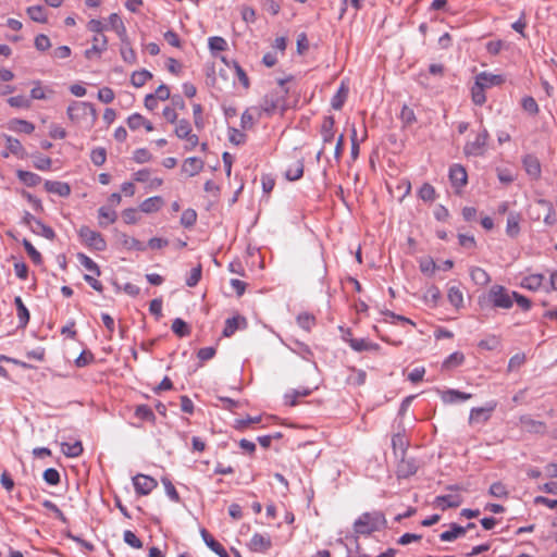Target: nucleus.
<instances>
[{"label":"nucleus","instance_id":"nucleus-62","mask_svg":"<svg viewBox=\"0 0 557 557\" xmlns=\"http://www.w3.org/2000/svg\"><path fill=\"white\" fill-rule=\"evenodd\" d=\"M216 349L214 347H203L197 352V357L201 362L208 361L215 356Z\"/></svg>","mask_w":557,"mask_h":557},{"label":"nucleus","instance_id":"nucleus-8","mask_svg":"<svg viewBox=\"0 0 557 557\" xmlns=\"http://www.w3.org/2000/svg\"><path fill=\"white\" fill-rule=\"evenodd\" d=\"M248 547L255 553H267L272 547L271 536L269 534L255 533L250 539Z\"/></svg>","mask_w":557,"mask_h":557},{"label":"nucleus","instance_id":"nucleus-32","mask_svg":"<svg viewBox=\"0 0 557 557\" xmlns=\"http://www.w3.org/2000/svg\"><path fill=\"white\" fill-rule=\"evenodd\" d=\"M253 112L258 114V116L261 115V111L257 107H252L250 109H247L243 114L240 119V124L244 129H249L255 125V115Z\"/></svg>","mask_w":557,"mask_h":557},{"label":"nucleus","instance_id":"nucleus-41","mask_svg":"<svg viewBox=\"0 0 557 557\" xmlns=\"http://www.w3.org/2000/svg\"><path fill=\"white\" fill-rule=\"evenodd\" d=\"M240 320L243 322H245V319L239 318V317H233V318L227 319L225 322L224 330H223V335L226 337L232 336L236 332V330L239 327Z\"/></svg>","mask_w":557,"mask_h":557},{"label":"nucleus","instance_id":"nucleus-7","mask_svg":"<svg viewBox=\"0 0 557 557\" xmlns=\"http://www.w3.org/2000/svg\"><path fill=\"white\" fill-rule=\"evenodd\" d=\"M497 403L491 400L484 407L472 408L469 416V423H480L490 420L492 412L496 409Z\"/></svg>","mask_w":557,"mask_h":557},{"label":"nucleus","instance_id":"nucleus-29","mask_svg":"<svg viewBox=\"0 0 557 557\" xmlns=\"http://www.w3.org/2000/svg\"><path fill=\"white\" fill-rule=\"evenodd\" d=\"M470 276H471V280L476 285H480V286L487 285L491 281L488 273L484 269L479 268V267L471 268Z\"/></svg>","mask_w":557,"mask_h":557},{"label":"nucleus","instance_id":"nucleus-6","mask_svg":"<svg viewBox=\"0 0 557 557\" xmlns=\"http://www.w3.org/2000/svg\"><path fill=\"white\" fill-rule=\"evenodd\" d=\"M490 134L487 129L483 128L473 141H468L463 147L466 156L480 157L485 153Z\"/></svg>","mask_w":557,"mask_h":557},{"label":"nucleus","instance_id":"nucleus-9","mask_svg":"<svg viewBox=\"0 0 557 557\" xmlns=\"http://www.w3.org/2000/svg\"><path fill=\"white\" fill-rule=\"evenodd\" d=\"M522 429L529 433L545 434L546 424L543 421L534 420L531 416L524 414L519 418Z\"/></svg>","mask_w":557,"mask_h":557},{"label":"nucleus","instance_id":"nucleus-22","mask_svg":"<svg viewBox=\"0 0 557 557\" xmlns=\"http://www.w3.org/2000/svg\"><path fill=\"white\" fill-rule=\"evenodd\" d=\"M536 206L545 211L544 223L546 225H554L556 223V215L553 203L546 199H539Z\"/></svg>","mask_w":557,"mask_h":557},{"label":"nucleus","instance_id":"nucleus-20","mask_svg":"<svg viewBox=\"0 0 557 557\" xmlns=\"http://www.w3.org/2000/svg\"><path fill=\"white\" fill-rule=\"evenodd\" d=\"M475 81L478 82L479 85H481L485 88H490L492 86H497L505 82V79L502 75H495V74H491L487 72L480 73L476 76Z\"/></svg>","mask_w":557,"mask_h":557},{"label":"nucleus","instance_id":"nucleus-36","mask_svg":"<svg viewBox=\"0 0 557 557\" xmlns=\"http://www.w3.org/2000/svg\"><path fill=\"white\" fill-rule=\"evenodd\" d=\"M77 260L79 263L89 272H92L97 276L100 275V269L98 264L83 252L77 253Z\"/></svg>","mask_w":557,"mask_h":557},{"label":"nucleus","instance_id":"nucleus-19","mask_svg":"<svg viewBox=\"0 0 557 557\" xmlns=\"http://www.w3.org/2000/svg\"><path fill=\"white\" fill-rule=\"evenodd\" d=\"M119 243L123 248L127 250H137L144 251L146 249V245L138 239L126 235L125 233H120L116 235Z\"/></svg>","mask_w":557,"mask_h":557},{"label":"nucleus","instance_id":"nucleus-17","mask_svg":"<svg viewBox=\"0 0 557 557\" xmlns=\"http://www.w3.org/2000/svg\"><path fill=\"white\" fill-rule=\"evenodd\" d=\"M334 125L335 120L332 115L324 116L322 124H321V137L323 140V144L331 143L334 139Z\"/></svg>","mask_w":557,"mask_h":557},{"label":"nucleus","instance_id":"nucleus-53","mask_svg":"<svg viewBox=\"0 0 557 557\" xmlns=\"http://www.w3.org/2000/svg\"><path fill=\"white\" fill-rule=\"evenodd\" d=\"M209 48L211 51H224L227 42L223 37L213 36L209 38Z\"/></svg>","mask_w":557,"mask_h":557},{"label":"nucleus","instance_id":"nucleus-10","mask_svg":"<svg viewBox=\"0 0 557 557\" xmlns=\"http://www.w3.org/2000/svg\"><path fill=\"white\" fill-rule=\"evenodd\" d=\"M418 463L416 461V459L413 458H405L403 456L401 460L399 461L398 466H397V476L399 479H407L413 474L417 473L418 471Z\"/></svg>","mask_w":557,"mask_h":557},{"label":"nucleus","instance_id":"nucleus-39","mask_svg":"<svg viewBox=\"0 0 557 557\" xmlns=\"http://www.w3.org/2000/svg\"><path fill=\"white\" fill-rule=\"evenodd\" d=\"M542 282L543 275L533 274L524 277L521 283V286L530 290H536L542 285Z\"/></svg>","mask_w":557,"mask_h":557},{"label":"nucleus","instance_id":"nucleus-33","mask_svg":"<svg viewBox=\"0 0 557 557\" xmlns=\"http://www.w3.org/2000/svg\"><path fill=\"white\" fill-rule=\"evenodd\" d=\"M304 174V162L302 160H297L295 163L290 164L285 172V176L288 181H297Z\"/></svg>","mask_w":557,"mask_h":557},{"label":"nucleus","instance_id":"nucleus-5","mask_svg":"<svg viewBox=\"0 0 557 557\" xmlns=\"http://www.w3.org/2000/svg\"><path fill=\"white\" fill-rule=\"evenodd\" d=\"M78 235L82 242L88 247L97 251L106 250L107 243L99 232L92 231L88 226H82L78 231Z\"/></svg>","mask_w":557,"mask_h":557},{"label":"nucleus","instance_id":"nucleus-49","mask_svg":"<svg viewBox=\"0 0 557 557\" xmlns=\"http://www.w3.org/2000/svg\"><path fill=\"white\" fill-rule=\"evenodd\" d=\"M485 87L478 84L475 81L474 86L472 87V100L475 104L482 106L486 101L485 97Z\"/></svg>","mask_w":557,"mask_h":557},{"label":"nucleus","instance_id":"nucleus-42","mask_svg":"<svg viewBox=\"0 0 557 557\" xmlns=\"http://www.w3.org/2000/svg\"><path fill=\"white\" fill-rule=\"evenodd\" d=\"M109 24H110V27L120 36L122 37L126 29H125V26L123 24V21L122 18L116 14V13H112L110 16H109Z\"/></svg>","mask_w":557,"mask_h":557},{"label":"nucleus","instance_id":"nucleus-15","mask_svg":"<svg viewBox=\"0 0 557 557\" xmlns=\"http://www.w3.org/2000/svg\"><path fill=\"white\" fill-rule=\"evenodd\" d=\"M462 498L459 495H440L435 498L434 505L442 510L457 508L461 505Z\"/></svg>","mask_w":557,"mask_h":557},{"label":"nucleus","instance_id":"nucleus-46","mask_svg":"<svg viewBox=\"0 0 557 557\" xmlns=\"http://www.w3.org/2000/svg\"><path fill=\"white\" fill-rule=\"evenodd\" d=\"M197 221V212L194 209H186L183 211L180 223L184 227H191Z\"/></svg>","mask_w":557,"mask_h":557},{"label":"nucleus","instance_id":"nucleus-12","mask_svg":"<svg viewBox=\"0 0 557 557\" xmlns=\"http://www.w3.org/2000/svg\"><path fill=\"white\" fill-rule=\"evenodd\" d=\"M133 483L136 492L143 495L150 493L157 484L152 478L144 474L134 476Z\"/></svg>","mask_w":557,"mask_h":557},{"label":"nucleus","instance_id":"nucleus-60","mask_svg":"<svg viewBox=\"0 0 557 557\" xmlns=\"http://www.w3.org/2000/svg\"><path fill=\"white\" fill-rule=\"evenodd\" d=\"M44 480L49 485H57L60 482V474L55 469L49 468L44 472Z\"/></svg>","mask_w":557,"mask_h":557},{"label":"nucleus","instance_id":"nucleus-23","mask_svg":"<svg viewBox=\"0 0 557 557\" xmlns=\"http://www.w3.org/2000/svg\"><path fill=\"white\" fill-rule=\"evenodd\" d=\"M520 220L521 216L517 212H510L507 218L506 234L515 238L520 232Z\"/></svg>","mask_w":557,"mask_h":557},{"label":"nucleus","instance_id":"nucleus-58","mask_svg":"<svg viewBox=\"0 0 557 557\" xmlns=\"http://www.w3.org/2000/svg\"><path fill=\"white\" fill-rule=\"evenodd\" d=\"M516 301L517 305L524 311H528L530 310L532 304H531V300L529 298H527L525 296L523 295H520L519 293L517 292H512V302Z\"/></svg>","mask_w":557,"mask_h":557},{"label":"nucleus","instance_id":"nucleus-26","mask_svg":"<svg viewBox=\"0 0 557 557\" xmlns=\"http://www.w3.org/2000/svg\"><path fill=\"white\" fill-rule=\"evenodd\" d=\"M16 175L18 180L28 187H35L41 182V177L38 174L29 171L17 170Z\"/></svg>","mask_w":557,"mask_h":557},{"label":"nucleus","instance_id":"nucleus-34","mask_svg":"<svg viewBox=\"0 0 557 557\" xmlns=\"http://www.w3.org/2000/svg\"><path fill=\"white\" fill-rule=\"evenodd\" d=\"M32 232L49 240H53L55 237L54 231L50 226L46 225L41 220L36 222V225L33 227Z\"/></svg>","mask_w":557,"mask_h":557},{"label":"nucleus","instance_id":"nucleus-48","mask_svg":"<svg viewBox=\"0 0 557 557\" xmlns=\"http://www.w3.org/2000/svg\"><path fill=\"white\" fill-rule=\"evenodd\" d=\"M33 158H34V161H33L34 166L37 170H40V171L50 170L51 164H52V160L50 158L41 156L39 153L33 154Z\"/></svg>","mask_w":557,"mask_h":557},{"label":"nucleus","instance_id":"nucleus-44","mask_svg":"<svg viewBox=\"0 0 557 557\" xmlns=\"http://www.w3.org/2000/svg\"><path fill=\"white\" fill-rule=\"evenodd\" d=\"M202 268L201 264L198 263L196 267L191 268L188 276L186 277V285L189 287H194L198 284L201 278Z\"/></svg>","mask_w":557,"mask_h":557},{"label":"nucleus","instance_id":"nucleus-38","mask_svg":"<svg viewBox=\"0 0 557 557\" xmlns=\"http://www.w3.org/2000/svg\"><path fill=\"white\" fill-rule=\"evenodd\" d=\"M297 323L302 330L309 332L315 325V318L308 312H302L298 314Z\"/></svg>","mask_w":557,"mask_h":557},{"label":"nucleus","instance_id":"nucleus-47","mask_svg":"<svg viewBox=\"0 0 557 557\" xmlns=\"http://www.w3.org/2000/svg\"><path fill=\"white\" fill-rule=\"evenodd\" d=\"M23 246L35 264H40L42 262L40 252L32 245L29 240L23 239Z\"/></svg>","mask_w":557,"mask_h":557},{"label":"nucleus","instance_id":"nucleus-56","mask_svg":"<svg viewBox=\"0 0 557 557\" xmlns=\"http://www.w3.org/2000/svg\"><path fill=\"white\" fill-rule=\"evenodd\" d=\"M228 139L234 145H242L246 140V135L235 127L228 128Z\"/></svg>","mask_w":557,"mask_h":557},{"label":"nucleus","instance_id":"nucleus-28","mask_svg":"<svg viewBox=\"0 0 557 557\" xmlns=\"http://www.w3.org/2000/svg\"><path fill=\"white\" fill-rule=\"evenodd\" d=\"M62 453L70 458H76L83 454V444L81 441H76L74 443H62L61 444Z\"/></svg>","mask_w":557,"mask_h":557},{"label":"nucleus","instance_id":"nucleus-35","mask_svg":"<svg viewBox=\"0 0 557 557\" xmlns=\"http://www.w3.org/2000/svg\"><path fill=\"white\" fill-rule=\"evenodd\" d=\"M14 304L16 306L20 324L25 326L29 321V312L20 296L15 297Z\"/></svg>","mask_w":557,"mask_h":557},{"label":"nucleus","instance_id":"nucleus-57","mask_svg":"<svg viewBox=\"0 0 557 557\" xmlns=\"http://www.w3.org/2000/svg\"><path fill=\"white\" fill-rule=\"evenodd\" d=\"M124 542L134 548H141L143 542L135 535L134 532L126 530L123 534Z\"/></svg>","mask_w":557,"mask_h":557},{"label":"nucleus","instance_id":"nucleus-64","mask_svg":"<svg viewBox=\"0 0 557 557\" xmlns=\"http://www.w3.org/2000/svg\"><path fill=\"white\" fill-rule=\"evenodd\" d=\"M123 220L126 224H134L138 221L139 215L137 209L128 208L125 209L122 213Z\"/></svg>","mask_w":557,"mask_h":557},{"label":"nucleus","instance_id":"nucleus-27","mask_svg":"<svg viewBox=\"0 0 557 557\" xmlns=\"http://www.w3.org/2000/svg\"><path fill=\"white\" fill-rule=\"evenodd\" d=\"M465 361V355L460 351L450 354L442 363V370L448 371L461 366Z\"/></svg>","mask_w":557,"mask_h":557},{"label":"nucleus","instance_id":"nucleus-55","mask_svg":"<svg viewBox=\"0 0 557 557\" xmlns=\"http://www.w3.org/2000/svg\"><path fill=\"white\" fill-rule=\"evenodd\" d=\"M349 345L356 351H364L374 347V345L363 338H352L349 341Z\"/></svg>","mask_w":557,"mask_h":557},{"label":"nucleus","instance_id":"nucleus-25","mask_svg":"<svg viewBox=\"0 0 557 557\" xmlns=\"http://www.w3.org/2000/svg\"><path fill=\"white\" fill-rule=\"evenodd\" d=\"M107 48V38L104 35H96L92 39V46L85 52L86 58L90 59L94 54L100 53Z\"/></svg>","mask_w":557,"mask_h":557},{"label":"nucleus","instance_id":"nucleus-30","mask_svg":"<svg viewBox=\"0 0 557 557\" xmlns=\"http://www.w3.org/2000/svg\"><path fill=\"white\" fill-rule=\"evenodd\" d=\"M347 96H348V87L345 86L344 83H342L337 92L332 98V101H331L332 108L334 110H341L346 101Z\"/></svg>","mask_w":557,"mask_h":557},{"label":"nucleus","instance_id":"nucleus-31","mask_svg":"<svg viewBox=\"0 0 557 557\" xmlns=\"http://www.w3.org/2000/svg\"><path fill=\"white\" fill-rule=\"evenodd\" d=\"M163 203L161 197L154 196L144 200L140 205V210L145 213H152L158 211Z\"/></svg>","mask_w":557,"mask_h":557},{"label":"nucleus","instance_id":"nucleus-4","mask_svg":"<svg viewBox=\"0 0 557 557\" xmlns=\"http://www.w3.org/2000/svg\"><path fill=\"white\" fill-rule=\"evenodd\" d=\"M67 115L71 121L81 123L87 121L92 125L97 120V111L89 102L73 101L67 108Z\"/></svg>","mask_w":557,"mask_h":557},{"label":"nucleus","instance_id":"nucleus-51","mask_svg":"<svg viewBox=\"0 0 557 557\" xmlns=\"http://www.w3.org/2000/svg\"><path fill=\"white\" fill-rule=\"evenodd\" d=\"M521 106L523 110L530 113L531 115H535L539 113V106L535 99L531 96L524 97L521 101Z\"/></svg>","mask_w":557,"mask_h":557},{"label":"nucleus","instance_id":"nucleus-16","mask_svg":"<svg viewBox=\"0 0 557 557\" xmlns=\"http://www.w3.org/2000/svg\"><path fill=\"white\" fill-rule=\"evenodd\" d=\"M523 166L528 175L536 180L541 176V163L537 157L533 154H527L522 160Z\"/></svg>","mask_w":557,"mask_h":557},{"label":"nucleus","instance_id":"nucleus-1","mask_svg":"<svg viewBox=\"0 0 557 557\" xmlns=\"http://www.w3.org/2000/svg\"><path fill=\"white\" fill-rule=\"evenodd\" d=\"M387 521L382 511L363 512L354 522V539L357 542L359 536H369L372 533L386 528Z\"/></svg>","mask_w":557,"mask_h":557},{"label":"nucleus","instance_id":"nucleus-63","mask_svg":"<svg viewBox=\"0 0 557 557\" xmlns=\"http://www.w3.org/2000/svg\"><path fill=\"white\" fill-rule=\"evenodd\" d=\"M191 127L188 121L182 120L180 124L176 126V136L181 138H186L190 136Z\"/></svg>","mask_w":557,"mask_h":557},{"label":"nucleus","instance_id":"nucleus-61","mask_svg":"<svg viewBox=\"0 0 557 557\" xmlns=\"http://www.w3.org/2000/svg\"><path fill=\"white\" fill-rule=\"evenodd\" d=\"M34 44L36 49L39 51H46L51 47L50 39L48 38V36L44 34H39L38 36H36Z\"/></svg>","mask_w":557,"mask_h":557},{"label":"nucleus","instance_id":"nucleus-50","mask_svg":"<svg viewBox=\"0 0 557 557\" xmlns=\"http://www.w3.org/2000/svg\"><path fill=\"white\" fill-rule=\"evenodd\" d=\"M90 159L95 165H97V166L102 165L107 160L106 149L101 148V147L95 148L90 153Z\"/></svg>","mask_w":557,"mask_h":557},{"label":"nucleus","instance_id":"nucleus-14","mask_svg":"<svg viewBox=\"0 0 557 557\" xmlns=\"http://www.w3.org/2000/svg\"><path fill=\"white\" fill-rule=\"evenodd\" d=\"M5 143L8 151L2 153L4 158H8L10 153L16 156L20 159L26 158L27 153L18 139L11 136H5Z\"/></svg>","mask_w":557,"mask_h":557},{"label":"nucleus","instance_id":"nucleus-37","mask_svg":"<svg viewBox=\"0 0 557 557\" xmlns=\"http://www.w3.org/2000/svg\"><path fill=\"white\" fill-rule=\"evenodd\" d=\"M152 78V74L147 70L136 71L132 74L131 83L135 87H141L148 79Z\"/></svg>","mask_w":557,"mask_h":557},{"label":"nucleus","instance_id":"nucleus-3","mask_svg":"<svg viewBox=\"0 0 557 557\" xmlns=\"http://www.w3.org/2000/svg\"><path fill=\"white\" fill-rule=\"evenodd\" d=\"M484 302L494 309L508 310L512 307V293L503 285L495 284L488 289Z\"/></svg>","mask_w":557,"mask_h":557},{"label":"nucleus","instance_id":"nucleus-13","mask_svg":"<svg viewBox=\"0 0 557 557\" xmlns=\"http://www.w3.org/2000/svg\"><path fill=\"white\" fill-rule=\"evenodd\" d=\"M202 168L203 161L200 158L190 157L183 162L181 173L191 177L198 174Z\"/></svg>","mask_w":557,"mask_h":557},{"label":"nucleus","instance_id":"nucleus-24","mask_svg":"<svg viewBox=\"0 0 557 557\" xmlns=\"http://www.w3.org/2000/svg\"><path fill=\"white\" fill-rule=\"evenodd\" d=\"M472 397L471 394L460 392L457 389H447L442 394V399L446 404H454L457 401H465Z\"/></svg>","mask_w":557,"mask_h":557},{"label":"nucleus","instance_id":"nucleus-52","mask_svg":"<svg viewBox=\"0 0 557 557\" xmlns=\"http://www.w3.org/2000/svg\"><path fill=\"white\" fill-rule=\"evenodd\" d=\"M447 296H448V300L450 301V304L454 305L455 307H459L463 302L462 293L456 286H453L449 288Z\"/></svg>","mask_w":557,"mask_h":557},{"label":"nucleus","instance_id":"nucleus-45","mask_svg":"<svg viewBox=\"0 0 557 557\" xmlns=\"http://www.w3.org/2000/svg\"><path fill=\"white\" fill-rule=\"evenodd\" d=\"M418 195L423 201H433L435 200L436 191L431 184L424 183L420 187Z\"/></svg>","mask_w":557,"mask_h":557},{"label":"nucleus","instance_id":"nucleus-43","mask_svg":"<svg viewBox=\"0 0 557 557\" xmlns=\"http://www.w3.org/2000/svg\"><path fill=\"white\" fill-rule=\"evenodd\" d=\"M311 392L312 391L310 388L293 389L292 394L285 395L286 404L290 406H296L298 397L309 396Z\"/></svg>","mask_w":557,"mask_h":557},{"label":"nucleus","instance_id":"nucleus-18","mask_svg":"<svg viewBox=\"0 0 557 557\" xmlns=\"http://www.w3.org/2000/svg\"><path fill=\"white\" fill-rule=\"evenodd\" d=\"M449 178L454 186L461 187L467 184L466 169L459 164H454L449 170Z\"/></svg>","mask_w":557,"mask_h":557},{"label":"nucleus","instance_id":"nucleus-11","mask_svg":"<svg viewBox=\"0 0 557 557\" xmlns=\"http://www.w3.org/2000/svg\"><path fill=\"white\" fill-rule=\"evenodd\" d=\"M200 534L206 545L219 557H230L224 546L218 542L206 529H202Z\"/></svg>","mask_w":557,"mask_h":557},{"label":"nucleus","instance_id":"nucleus-59","mask_svg":"<svg viewBox=\"0 0 557 557\" xmlns=\"http://www.w3.org/2000/svg\"><path fill=\"white\" fill-rule=\"evenodd\" d=\"M8 103L14 108H29L30 101L24 96H15L8 99Z\"/></svg>","mask_w":557,"mask_h":557},{"label":"nucleus","instance_id":"nucleus-21","mask_svg":"<svg viewBox=\"0 0 557 557\" xmlns=\"http://www.w3.org/2000/svg\"><path fill=\"white\" fill-rule=\"evenodd\" d=\"M45 188L47 191L57 194L61 197H67L71 194L70 185L64 182L46 181Z\"/></svg>","mask_w":557,"mask_h":557},{"label":"nucleus","instance_id":"nucleus-2","mask_svg":"<svg viewBox=\"0 0 557 557\" xmlns=\"http://www.w3.org/2000/svg\"><path fill=\"white\" fill-rule=\"evenodd\" d=\"M287 79L278 81V89L272 90L267 94L259 107V110L268 115L274 114L280 111L282 114L287 110L288 106L285 99V95L288 94V89L285 87Z\"/></svg>","mask_w":557,"mask_h":557},{"label":"nucleus","instance_id":"nucleus-54","mask_svg":"<svg viewBox=\"0 0 557 557\" xmlns=\"http://www.w3.org/2000/svg\"><path fill=\"white\" fill-rule=\"evenodd\" d=\"M490 494L497 498H506L508 496V492L506 486L500 482H495L490 486Z\"/></svg>","mask_w":557,"mask_h":557},{"label":"nucleus","instance_id":"nucleus-40","mask_svg":"<svg viewBox=\"0 0 557 557\" xmlns=\"http://www.w3.org/2000/svg\"><path fill=\"white\" fill-rule=\"evenodd\" d=\"M27 14L34 22H38V23L47 22V16L45 14L44 7H41V5H34V7L27 8Z\"/></svg>","mask_w":557,"mask_h":557}]
</instances>
